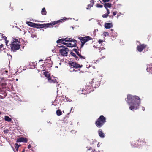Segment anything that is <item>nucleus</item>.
I'll use <instances>...</instances> for the list:
<instances>
[{
    "label": "nucleus",
    "mask_w": 152,
    "mask_h": 152,
    "mask_svg": "<svg viewBox=\"0 0 152 152\" xmlns=\"http://www.w3.org/2000/svg\"><path fill=\"white\" fill-rule=\"evenodd\" d=\"M45 76L48 79V81L50 83H55L57 81L56 79L54 80L52 79V78L50 76V75L49 72H45L44 73Z\"/></svg>",
    "instance_id": "nucleus-6"
},
{
    "label": "nucleus",
    "mask_w": 152,
    "mask_h": 152,
    "mask_svg": "<svg viewBox=\"0 0 152 152\" xmlns=\"http://www.w3.org/2000/svg\"><path fill=\"white\" fill-rule=\"evenodd\" d=\"M2 73V74H5L8 72V71L7 70H4V69H2L0 70V72Z\"/></svg>",
    "instance_id": "nucleus-29"
},
{
    "label": "nucleus",
    "mask_w": 152,
    "mask_h": 152,
    "mask_svg": "<svg viewBox=\"0 0 152 152\" xmlns=\"http://www.w3.org/2000/svg\"><path fill=\"white\" fill-rule=\"evenodd\" d=\"M64 41H65L64 42H72V40H73V39H72L71 38H64Z\"/></svg>",
    "instance_id": "nucleus-21"
},
{
    "label": "nucleus",
    "mask_w": 152,
    "mask_h": 152,
    "mask_svg": "<svg viewBox=\"0 0 152 152\" xmlns=\"http://www.w3.org/2000/svg\"><path fill=\"white\" fill-rule=\"evenodd\" d=\"M91 149V147H90L89 149L88 148V150H90Z\"/></svg>",
    "instance_id": "nucleus-51"
},
{
    "label": "nucleus",
    "mask_w": 152,
    "mask_h": 152,
    "mask_svg": "<svg viewBox=\"0 0 152 152\" xmlns=\"http://www.w3.org/2000/svg\"><path fill=\"white\" fill-rule=\"evenodd\" d=\"M94 142H95V141L94 140H93L92 139H91L90 140V142H89V143L90 145H92V144H94Z\"/></svg>",
    "instance_id": "nucleus-35"
},
{
    "label": "nucleus",
    "mask_w": 152,
    "mask_h": 152,
    "mask_svg": "<svg viewBox=\"0 0 152 152\" xmlns=\"http://www.w3.org/2000/svg\"><path fill=\"white\" fill-rule=\"evenodd\" d=\"M65 99H66V101L67 102L69 101V102H70L72 101V100L71 99H69L68 98L66 97H65Z\"/></svg>",
    "instance_id": "nucleus-39"
},
{
    "label": "nucleus",
    "mask_w": 152,
    "mask_h": 152,
    "mask_svg": "<svg viewBox=\"0 0 152 152\" xmlns=\"http://www.w3.org/2000/svg\"><path fill=\"white\" fill-rule=\"evenodd\" d=\"M101 144V143H100V142H98V144H97V147H99L100 145Z\"/></svg>",
    "instance_id": "nucleus-44"
},
{
    "label": "nucleus",
    "mask_w": 152,
    "mask_h": 152,
    "mask_svg": "<svg viewBox=\"0 0 152 152\" xmlns=\"http://www.w3.org/2000/svg\"><path fill=\"white\" fill-rule=\"evenodd\" d=\"M2 38H3L5 40L7 39V37H5V36H2Z\"/></svg>",
    "instance_id": "nucleus-45"
},
{
    "label": "nucleus",
    "mask_w": 152,
    "mask_h": 152,
    "mask_svg": "<svg viewBox=\"0 0 152 152\" xmlns=\"http://www.w3.org/2000/svg\"><path fill=\"white\" fill-rule=\"evenodd\" d=\"M98 133L99 136L101 138H104V133L102 132L101 129H99L98 130Z\"/></svg>",
    "instance_id": "nucleus-19"
},
{
    "label": "nucleus",
    "mask_w": 152,
    "mask_h": 152,
    "mask_svg": "<svg viewBox=\"0 0 152 152\" xmlns=\"http://www.w3.org/2000/svg\"><path fill=\"white\" fill-rule=\"evenodd\" d=\"M104 6L105 8L106 9L107 11V10H109L108 8H110L111 7V4L109 3H105L104 4Z\"/></svg>",
    "instance_id": "nucleus-20"
},
{
    "label": "nucleus",
    "mask_w": 152,
    "mask_h": 152,
    "mask_svg": "<svg viewBox=\"0 0 152 152\" xmlns=\"http://www.w3.org/2000/svg\"><path fill=\"white\" fill-rule=\"evenodd\" d=\"M41 13L42 15H45L46 14V12L45 10V9L44 8L42 9L41 11Z\"/></svg>",
    "instance_id": "nucleus-25"
},
{
    "label": "nucleus",
    "mask_w": 152,
    "mask_h": 152,
    "mask_svg": "<svg viewBox=\"0 0 152 152\" xmlns=\"http://www.w3.org/2000/svg\"><path fill=\"white\" fill-rule=\"evenodd\" d=\"M15 148L16 150L18 151V148L19 147V145L17 143H16L15 144Z\"/></svg>",
    "instance_id": "nucleus-34"
},
{
    "label": "nucleus",
    "mask_w": 152,
    "mask_h": 152,
    "mask_svg": "<svg viewBox=\"0 0 152 152\" xmlns=\"http://www.w3.org/2000/svg\"><path fill=\"white\" fill-rule=\"evenodd\" d=\"M103 2H109L110 0H102Z\"/></svg>",
    "instance_id": "nucleus-41"
},
{
    "label": "nucleus",
    "mask_w": 152,
    "mask_h": 152,
    "mask_svg": "<svg viewBox=\"0 0 152 152\" xmlns=\"http://www.w3.org/2000/svg\"><path fill=\"white\" fill-rule=\"evenodd\" d=\"M90 1L91 2V3H92V1Z\"/></svg>",
    "instance_id": "nucleus-55"
},
{
    "label": "nucleus",
    "mask_w": 152,
    "mask_h": 152,
    "mask_svg": "<svg viewBox=\"0 0 152 152\" xmlns=\"http://www.w3.org/2000/svg\"><path fill=\"white\" fill-rule=\"evenodd\" d=\"M5 44H6V45H7V44L8 42V40H7L6 39V40H5Z\"/></svg>",
    "instance_id": "nucleus-43"
},
{
    "label": "nucleus",
    "mask_w": 152,
    "mask_h": 152,
    "mask_svg": "<svg viewBox=\"0 0 152 152\" xmlns=\"http://www.w3.org/2000/svg\"><path fill=\"white\" fill-rule=\"evenodd\" d=\"M142 110L144 111L145 110V108L144 107H142Z\"/></svg>",
    "instance_id": "nucleus-48"
},
{
    "label": "nucleus",
    "mask_w": 152,
    "mask_h": 152,
    "mask_svg": "<svg viewBox=\"0 0 152 152\" xmlns=\"http://www.w3.org/2000/svg\"><path fill=\"white\" fill-rule=\"evenodd\" d=\"M56 113L57 115L58 116L61 115L62 114L61 111L59 110H58L56 111Z\"/></svg>",
    "instance_id": "nucleus-28"
},
{
    "label": "nucleus",
    "mask_w": 152,
    "mask_h": 152,
    "mask_svg": "<svg viewBox=\"0 0 152 152\" xmlns=\"http://www.w3.org/2000/svg\"><path fill=\"white\" fill-rule=\"evenodd\" d=\"M27 141V140L26 138L23 137H21L19 138L17 140V142H26Z\"/></svg>",
    "instance_id": "nucleus-16"
},
{
    "label": "nucleus",
    "mask_w": 152,
    "mask_h": 152,
    "mask_svg": "<svg viewBox=\"0 0 152 152\" xmlns=\"http://www.w3.org/2000/svg\"><path fill=\"white\" fill-rule=\"evenodd\" d=\"M68 42L69 45L68 46L69 47H74L75 46L77 41L75 39H73L72 40V42Z\"/></svg>",
    "instance_id": "nucleus-14"
},
{
    "label": "nucleus",
    "mask_w": 152,
    "mask_h": 152,
    "mask_svg": "<svg viewBox=\"0 0 152 152\" xmlns=\"http://www.w3.org/2000/svg\"><path fill=\"white\" fill-rule=\"evenodd\" d=\"M10 76L8 77V78H10Z\"/></svg>",
    "instance_id": "nucleus-59"
},
{
    "label": "nucleus",
    "mask_w": 152,
    "mask_h": 152,
    "mask_svg": "<svg viewBox=\"0 0 152 152\" xmlns=\"http://www.w3.org/2000/svg\"><path fill=\"white\" fill-rule=\"evenodd\" d=\"M98 25H100V26H101V25H102V23H101L100 22H98Z\"/></svg>",
    "instance_id": "nucleus-50"
},
{
    "label": "nucleus",
    "mask_w": 152,
    "mask_h": 152,
    "mask_svg": "<svg viewBox=\"0 0 152 152\" xmlns=\"http://www.w3.org/2000/svg\"><path fill=\"white\" fill-rule=\"evenodd\" d=\"M1 114V112H0V114Z\"/></svg>",
    "instance_id": "nucleus-61"
},
{
    "label": "nucleus",
    "mask_w": 152,
    "mask_h": 152,
    "mask_svg": "<svg viewBox=\"0 0 152 152\" xmlns=\"http://www.w3.org/2000/svg\"><path fill=\"white\" fill-rule=\"evenodd\" d=\"M3 46V45L2 44L1 45H0V48H2Z\"/></svg>",
    "instance_id": "nucleus-49"
},
{
    "label": "nucleus",
    "mask_w": 152,
    "mask_h": 152,
    "mask_svg": "<svg viewBox=\"0 0 152 152\" xmlns=\"http://www.w3.org/2000/svg\"><path fill=\"white\" fill-rule=\"evenodd\" d=\"M63 44L66 45V46L69 47V46H68L69 45V43L68 42H63Z\"/></svg>",
    "instance_id": "nucleus-36"
},
{
    "label": "nucleus",
    "mask_w": 152,
    "mask_h": 152,
    "mask_svg": "<svg viewBox=\"0 0 152 152\" xmlns=\"http://www.w3.org/2000/svg\"><path fill=\"white\" fill-rule=\"evenodd\" d=\"M20 45V42L18 39H14L10 44L11 50L14 52L16 51L19 49Z\"/></svg>",
    "instance_id": "nucleus-2"
},
{
    "label": "nucleus",
    "mask_w": 152,
    "mask_h": 152,
    "mask_svg": "<svg viewBox=\"0 0 152 152\" xmlns=\"http://www.w3.org/2000/svg\"><path fill=\"white\" fill-rule=\"evenodd\" d=\"M26 23L29 26L33 27H36L37 26V24H35L31 22H26Z\"/></svg>",
    "instance_id": "nucleus-15"
},
{
    "label": "nucleus",
    "mask_w": 152,
    "mask_h": 152,
    "mask_svg": "<svg viewBox=\"0 0 152 152\" xmlns=\"http://www.w3.org/2000/svg\"><path fill=\"white\" fill-rule=\"evenodd\" d=\"M95 86H94L95 88L98 87L100 85V83L99 81H97L96 82Z\"/></svg>",
    "instance_id": "nucleus-32"
},
{
    "label": "nucleus",
    "mask_w": 152,
    "mask_h": 152,
    "mask_svg": "<svg viewBox=\"0 0 152 152\" xmlns=\"http://www.w3.org/2000/svg\"><path fill=\"white\" fill-rule=\"evenodd\" d=\"M69 67H72L74 68L77 69L79 68H81L82 66V65H80L79 64H77L74 62H72L69 63Z\"/></svg>",
    "instance_id": "nucleus-9"
},
{
    "label": "nucleus",
    "mask_w": 152,
    "mask_h": 152,
    "mask_svg": "<svg viewBox=\"0 0 152 152\" xmlns=\"http://www.w3.org/2000/svg\"><path fill=\"white\" fill-rule=\"evenodd\" d=\"M125 100L130 106V110L134 111L139 108L140 103V99L139 97L129 95L127 96V98L125 99Z\"/></svg>",
    "instance_id": "nucleus-1"
},
{
    "label": "nucleus",
    "mask_w": 152,
    "mask_h": 152,
    "mask_svg": "<svg viewBox=\"0 0 152 152\" xmlns=\"http://www.w3.org/2000/svg\"><path fill=\"white\" fill-rule=\"evenodd\" d=\"M92 86H88L86 87V88L85 89H83L82 90V91H86V92L84 93H81V94H86L89 93L91 91H93V90L92 89Z\"/></svg>",
    "instance_id": "nucleus-8"
},
{
    "label": "nucleus",
    "mask_w": 152,
    "mask_h": 152,
    "mask_svg": "<svg viewBox=\"0 0 152 152\" xmlns=\"http://www.w3.org/2000/svg\"><path fill=\"white\" fill-rule=\"evenodd\" d=\"M31 145H29L28 146V149H30L31 147Z\"/></svg>",
    "instance_id": "nucleus-46"
},
{
    "label": "nucleus",
    "mask_w": 152,
    "mask_h": 152,
    "mask_svg": "<svg viewBox=\"0 0 152 152\" xmlns=\"http://www.w3.org/2000/svg\"><path fill=\"white\" fill-rule=\"evenodd\" d=\"M94 3H92L91 4H88V7L86 8V9L87 10H88L91 7H92L93 6V5L94 4Z\"/></svg>",
    "instance_id": "nucleus-31"
},
{
    "label": "nucleus",
    "mask_w": 152,
    "mask_h": 152,
    "mask_svg": "<svg viewBox=\"0 0 152 152\" xmlns=\"http://www.w3.org/2000/svg\"><path fill=\"white\" fill-rule=\"evenodd\" d=\"M16 81H18V79H16Z\"/></svg>",
    "instance_id": "nucleus-54"
},
{
    "label": "nucleus",
    "mask_w": 152,
    "mask_h": 152,
    "mask_svg": "<svg viewBox=\"0 0 152 152\" xmlns=\"http://www.w3.org/2000/svg\"><path fill=\"white\" fill-rule=\"evenodd\" d=\"M12 80L9 79H7L6 80L4 78H1L0 83L2 86H5L6 85V83L5 82L6 81H12Z\"/></svg>",
    "instance_id": "nucleus-13"
},
{
    "label": "nucleus",
    "mask_w": 152,
    "mask_h": 152,
    "mask_svg": "<svg viewBox=\"0 0 152 152\" xmlns=\"http://www.w3.org/2000/svg\"><path fill=\"white\" fill-rule=\"evenodd\" d=\"M106 122L105 118L103 115H101L97 119L95 124L97 127L100 128Z\"/></svg>",
    "instance_id": "nucleus-3"
},
{
    "label": "nucleus",
    "mask_w": 152,
    "mask_h": 152,
    "mask_svg": "<svg viewBox=\"0 0 152 152\" xmlns=\"http://www.w3.org/2000/svg\"><path fill=\"white\" fill-rule=\"evenodd\" d=\"M25 150H23L22 151V152H25Z\"/></svg>",
    "instance_id": "nucleus-52"
},
{
    "label": "nucleus",
    "mask_w": 152,
    "mask_h": 152,
    "mask_svg": "<svg viewBox=\"0 0 152 152\" xmlns=\"http://www.w3.org/2000/svg\"><path fill=\"white\" fill-rule=\"evenodd\" d=\"M43 61L42 60H40L39 61Z\"/></svg>",
    "instance_id": "nucleus-53"
},
{
    "label": "nucleus",
    "mask_w": 152,
    "mask_h": 152,
    "mask_svg": "<svg viewBox=\"0 0 152 152\" xmlns=\"http://www.w3.org/2000/svg\"><path fill=\"white\" fill-rule=\"evenodd\" d=\"M70 69H69V71L72 72L73 71H77V70H75V69L73 67H70Z\"/></svg>",
    "instance_id": "nucleus-30"
},
{
    "label": "nucleus",
    "mask_w": 152,
    "mask_h": 152,
    "mask_svg": "<svg viewBox=\"0 0 152 152\" xmlns=\"http://www.w3.org/2000/svg\"><path fill=\"white\" fill-rule=\"evenodd\" d=\"M73 131H71V132H73Z\"/></svg>",
    "instance_id": "nucleus-58"
},
{
    "label": "nucleus",
    "mask_w": 152,
    "mask_h": 152,
    "mask_svg": "<svg viewBox=\"0 0 152 152\" xmlns=\"http://www.w3.org/2000/svg\"><path fill=\"white\" fill-rule=\"evenodd\" d=\"M79 39L81 41V47H83L84 45L87 41L92 39L91 37L89 36H86L85 37H80L79 38Z\"/></svg>",
    "instance_id": "nucleus-5"
},
{
    "label": "nucleus",
    "mask_w": 152,
    "mask_h": 152,
    "mask_svg": "<svg viewBox=\"0 0 152 152\" xmlns=\"http://www.w3.org/2000/svg\"><path fill=\"white\" fill-rule=\"evenodd\" d=\"M113 29H111V31H113Z\"/></svg>",
    "instance_id": "nucleus-56"
},
{
    "label": "nucleus",
    "mask_w": 152,
    "mask_h": 152,
    "mask_svg": "<svg viewBox=\"0 0 152 152\" xmlns=\"http://www.w3.org/2000/svg\"><path fill=\"white\" fill-rule=\"evenodd\" d=\"M56 42L57 43H61L62 44H63V43L64 42V38H63L62 39H59Z\"/></svg>",
    "instance_id": "nucleus-26"
},
{
    "label": "nucleus",
    "mask_w": 152,
    "mask_h": 152,
    "mask_svg": "<svg viewBox=\"0 0 152 152\" xmlns=\"http://www.w3.org/2000/svg\"><path fill=\"white\" fill-rule=\"evenodd\" d=\"M103 36L104 37H106L107 36H109V34L107 32H104L103 33Z\"/></svg>",
    "instance_id": "nucleus-33"
},
{
    "label": "nucleus",
    "mask_w": 152,
    "mask_h": 152,
    "mask_svg": "<svg viewBox=\"0 0 152 152\" xmlns=\"http://www.w3.org/2000/svg\"><path fill=\"white\" fill-rule=\"evenodd\" d=\"M95 80L96 81L97 80L96 79H93L92 80H91V82H90V84H92V83L94 82V81H95Z\"/></svg>",
    "instance_id": "nucleus-37"
},
{
    "label": "nucleus",
    "mask_w": 152,
    "mask_h": 152,
    "mask_svg": "<svg viewBox=\"0 0 152 152\" xmlns=\"http://www.w3.org/2000/svg\"><path fill=\"white\" fill-rule=\"evenodd\" d=\"M66 19V18L64 17L63 18V19H60L59 20L57 21H55V22H53V23H48L47 24H45V27L48 28V27H50V26L52 25L56 24L60 22H62V21H63V20H65Z\"/></svg>",
    "instance_id": "nucleus-7"
},
{
    "label": "nucleus",
    "mask_w": 152,
    "mask_h": 152,
    "mask_svg": "<svg viewBox=\"0 0 152 152\" xmlns=\"http://www.w3.org/2000/svg\"><path fill=\"white\" fill-rule=\"evenodd\" d=\"M72 28H73V27H72Z\"/></svg>",
    "instance_id": "nucleus-60"
},
{
    "label": "nucleus",
    "mask_w": 152,
    "mask_h": 152,
    "mask_svg": "<svg viewBox=\"0 0 152 152\" xmlns=\"http://www.w3.org/2000/svg\"><path fill=\"white\" fill-rule=\"evenodd\" d=\"M104 41L103 40H101V39H99L98 40V42L99 43H101L102 42H103Z\"/></svg>",
    "instance_id": "nucleus-40"
},
{
    "label": "nucleus",
    "mask_w": 152,
    "mask_h": 152,
    "mask_svg": "<svg viewBox=\"0 0 152 152\" xmlns=\"http://www.w3.org/2000/svg\"><path fill=\"white\" fill-rule=\"evenodd\" d=\"M117 12L116 11H115L113 12V14L114 16L116 15V14H117Z\"/></svg>",
    "instance_id": "nucleus-42"
},
{
    "label": "nucleus",
    "mask_w": 152,
    "mask_h": 152,
    "mask_svg": "<svg viewBox=\"0 0 152 152\" xmlns=\"http://www.w3.org/2000/svg\"><path fill=\"white\" fill-rule=\"evenodd\" d=\"M146 70L148 72H150L152 74V64H148L147 65Z\"/></svg>",
    "instance_id": "nucleus-17"
},
{
    "label": "nucleus",
    "mask_w": 152,
    "mask_h": 152,
    "mask_svg": "<svg viewBox=\"0 0 152 152\" xmlns=\"http://www.w3.org/2000/svg\"><path fill=\"white\" fill-rule=\"evenodd\" d=\"M104 26L106 28H110L112 27L113 25L112 23H107L104 24Z\"/></svg>",
    "instance_id": "nucleus-18"
},
{
    "label": "nucleus",
    "mask_w": 152,
    "mask_h": 152,
    "mask_svg": "<svg viewBox=\"0 0 152 152\" xmlns=\"http://www.w3.org/2000/svg\"><path fill=\"white\" fill-rule=\"evenodd\" d=\"M135 142H132L131 143V145L132 147H137L138 148L139 146H138L141 143V142L139 141V140H137L136 141H134Z\"/></svg>",
    "instance_id": "nucleus-11"
},
{
    "label": "nucleus",
    "mask_w": 152,
    "mask_h": 152,
    "mask_svg": "<svg viewBox=\"0 0 152 152\" xmlns=\"http://www.w3.org/2000/svg\"><path fill=\"white\" fill-rule=\"evenodd\" d=\"M72 108H71V109L70 111H71V110H72Z\"/></svg>",
    "instance_id": "nucleus-57"
},
{
    "label": "nucleus",
    "mask_w": 152,
    "mask_h": 152,
    "mask_svg": "<svg viewBox=\"0 0 152 152\" xmlns=\"http://www.w3.org/2000/svg\"><path fill=\"white\" fill-rule=\"evenodd\" d=\"M58 47L59 48H62L60 49L59 52L61 55L64 56H67L69 52V49L64 46H59Z\"/></svg>",
    "instance_id": "nucleus-4"
},
{
    "label": "nucleus",
    "mask_w": 152,
    "mask_h": 152,
    "mask_svg": "<svg viewBox=\"0 0 152 152\" xmlns=\"http://www.w3.org/2000/svg\"><path fill=\"white\" fill-rule=\"evenodd\" d=\"M52 52L54 53V52H56V50H55V49H53L52 50Z\"/></svg>",
    "instance_id": "nucleus-47"
},
{
    "label": "nucleus",
    "mask_w": 152,
    "mask_h": 152,
    "mask_svg": "<svg viewBox=\"0 0 152 152\" xmlns=\"http://www.w3.org/2000/svg\"><path fill=\"white\" fill-rule=\"evenodd\" d=\"M110 13V12L109 10H107V13L104 14L103 15H102V17L104 18H107L108 16V15Z\"/></svg>",
    "instance_id": "nucleus-24"
},
{
    "label": "nucleus",
    "mask_w": 152,
    "mask_h": 152,
    "mask_svg": "<svg viewBox=\"0 0 152 152\" xmlns=\"http://www.w3.org/2000/svg\"><path fill=\"white\" fill-rule=\"evenodd\" d=\"M73 51L75 52L76 54L79 56V57L81 59H85V57L84 56H82L80 53L79 52L78 50L76 49H73L72 50Z\"/></svg>",
    "instance_id": "nucleus-12"
},
{
    "label": "nucleus",
    "mask_w": 152,
    "mask_h": 152,
    "mask_svg": "<svg viewBox=\"0 0 152 152\" xmlns=\"http://www.w3.org/2000/svg\"><path fill=\"white\" fill-rule=\"evenodd\" d=\"M4 119L6 121L9 122H11L12 120V119L10 118L7 116H5L4 117Z\"/></svg>",
    "instance_id": "nucleus-23"
},
{
    "label": "nucleus",
    "mask_w": 152,
    "mask_h": 152,
    "mask_svg": "<svg viewBox=\"0 0 152 152\" xmlns=\"http://www.w3.org/2000/svg\"><path fill=\"white\" fill-rule=\"evenodd\" d=\"M70 54L72 56H73L77 60H78V59H77L78 58H77V56H76L75 54V53L73 52H71L70 53Z\"/></svg>",
    "instance_id": "nucleus-27"
},
{
    "label": "nucleus",
    "mask_w": 152,
    "mask_h": 152,
    "mask_svg": "<svg viewBox=\"0 0 152 152\" xmlns=\"http://www.w3.org/2000/svg\"><path fill=\"white\" fill-rule=\"evenodd\" d=\"M138 43H139V41H137L136 42L137 44V50L139 52H141L142 51L143 49L146 47V45L144 44H142L139 45H138Z\"/></svg>",
    "instance_id": "nucleus-10"
},
{
    "label": "nucleus",
    "mask_w": 152,
    "mask_h": 152,
    "mask_svg": "<svg viewBox=\"0 0 152 152\" xmlns=\"http://www.w3.org/2000/svg\"><path fill=\"white\" fill-rule=\"evenodd\" d=\"M36 28H42L45 27V24H37Z\"/></svg>",
    "instance_id": "nucleus-22"
},
{
    "label": "nucleus",
    "mask_w": 152,
    "mask_h": 152,
    "mask_svg": "<svg viewBox=\"0 0 152 152\" xmlns=\"http://www.w3.org/2000/svg\"><path fill=\"white\" fill-rule=\"evenodd\" d=\"M97 7L98 8H102L103 7V6L101 4H97Z\"/></svg>",
    "instance_id": "nucleus-38"
}]
</instances>
